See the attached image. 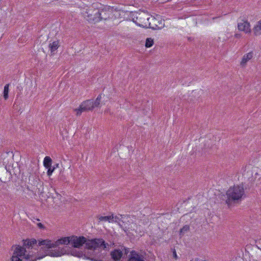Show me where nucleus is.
<instances>
[{
    "label": "nucleus",
    "instance_id": "obj_1",
    "mask_svg": "<svg viewBox=\"0 0 261 261\" xmlns=\"http://www.w3.org/2000/svg\"><path fill=\"white\" fill-rule=\"evenodd\" d=\"M71 245L73 248H80L84 244L85 247L88 249L96 250L98 248H101L103 249L109 248V245L106 243L102 239H87L84 236L77 237L72 236L70 238Z\"/></svg>",
    "mask_w": 261,
    "mask_h": 261
},
{
    "label": "nucleus",
    "instance_id": "obj_2",
    "mask_svg": "<svg viewBox=\"0 0 261 261\" xmlns=\"http://www.w3.org/2000/svg\"><path fill=\"white\" fill-rule=\"evenodd\" d=\"M227 199L225 203L228 207L239 204L243 197L245 196V191L243 186H234L230 187L226 193Z\"/></svg>",
    "mask_w": 261,
    "mask_h": 261
},
{
    "label": "nucleus",
    "instance_id": "obj_3",
    "mask_svg": "<svg viewBox=\"0 0 261 261\" xmlns=\"http://www.w3.org/2000/svg\"><path fill=\"white\" fill-rule=\"evenodd\" d=\"M71 236L63 237L54 242H52L51 241L49 240H39L38 245L37 246H44L45 249L48 250L50 248L57 247L60 245L71 244Z\"/></svg>",
    "mask_w": 261,
    "mask_h": 261
},
{
    "label": "nucleus",
    "instance_id": "obj_4",
    "mask_svg": "<svg viewBox=\"0 0 261 261\" xmlns=\"http://www.w3.org/2000/svg\"><path fill=\"white\" fill-rule=\"evenodd\" d=\"M99 11V9L91 7L84 10L82 14L89 22L95 23L100 21V18H98Z\"/></svg>",
    "mask_w": 261,
    "mask_h": 261
},
{
    "label": "nucleus",
    "instance_id": "obj_5",
    "mask_svg": "<svg viewBox=\"0 0 261 261\" xmlns=\"http://www.w3.org/2000/svg\"><path fill=\"white\" fill-rule=\"evenodd\" d=\"M26 252L25 248L23 247L18 245L15 247L14 251L13 254L11 257V261H22L20 257L24 256V258L27 260L30 259L31 255L27 254L25 255V253Z\"/></svg>",
    "mask_w": 261,
    "mask_h": 261
},
{
    "label": "nucleus",
    "instance_id": "obj_6",
    "mask_svg": "<svg viewBox=\"0 0 261 261\" xmlns=\"http://www.w3.org/2000/svg\"><path fill=\"white\" fill-rule=\"evenodd\" d=\"M95 108L92 99H88L83 101L78 109H74L76 115L80 116L83 112L92 111Z\"/></svg>",
    "mask_w": 261,
    "mask_h": 261
},
{
    "label": "nucleus",
    "instance_id": "obj_7",
    "mask_svg": "<svg viewBox=\"0 0 261 261\" xmlns=\"http://www.w3.org/2000/svg\"><path fill=\"white\" fill-rule=\"evenodd\" d=\"M238 29L240 31H243L245 33L251 32L250 24L247 20H242V22L238 23Z\"/></svg>",
    "mask_w": 261,
    "mask_h": 261
},
{
    "label": "nucleus",
    "instance_id": "obj_8",
    "mask_svg": "<svg viewBox=\"0 0 261 261\" xmlns=\"http://www.w3.org/2000/svg\"><path fill=\"white\" fill-rule=\"evenodd\" d=\"M112 14V11L110 10V9L108 10L99 9L98 18H100V21L107 20L110 17Z\"/></svg>",
    "mask_w": 261,
    "mask_h": 261
},
{
    "label": "nucleus",
    "instance_id": "obj_9",
    "mask_svg": "<svg viewBox=\"0 0 261 261\" xmlns=\"http://www.w3.org/2000/svg\"><path fill=\"white\" fill-rule=\"evenodd\" d=\"M128 261H144L142 255H140L136 251L133 250L130 252Z\"/></svg>",
    "mask_w": 261,
    "mask_h": 261
},
{
    "label": "nucleus",
    "instance_id": "obj_10",
    "mask_svg": "<svg viewBox=\"0 0 261 261\" xmlns=\"http://www.w3.org/2000/svg\"><path fill=\"white\" fill-rule=\"evenodd\" d=\"M110 254L114 260L118 261L121 258L123 253L120 249H115L111 252Z\"/></svg>",
    "mask_w": 261,
    "mask_h": 261
},
{
    "label": "nucleus",
    "instance_id": "obj_11",
    "mask_svg": "<svg viewBox=\"0 0 261 261\" xmlns=\"http://www.w3.org/2000/svg\"><path fill=\"white\" fill-rule=\"evenodd\" d=\"M253 55V54L252 51H250L248 54L244 55L241 62V65L242 66L246 65V63L252 58Z\"/></svg>",
    "mask_w": 261,
    "mask_h": 261
},
{
    "label": "nucleus",
    "instance_id": "obj_12",
    "mask_svg": "<svg viewBox=\"0 0 261 261\" xmlns=\"http://www.w3.org/2000/svg\"><path fill=\"white\" fill-rule=\"evenodd\" d=\"M59 42L58 40L54 41L53 43L49 44L48 47L51 55L55 54V51L59 48Z\"/></svg>",
    "mask_w": 261,
    "mask_h": 261
},
{
    "label": "nucleus",
    "instance_id": "obj_13",
    "mask_svg": "<svg viewBox=\"0 0 261 261\" xmlns=\"http://www.w3.org/2000/svg\"><path fill=\"white\" fill-rule=\"evenodd\" d=\"M52 160L48 156H46L44 159L43 164L44 167L46 168L49 167L51 165Z\"/></svg>",
    "mask_w": 261,
    "mask_h": 261
},
{
    "label": "nucleus",
    "instance_id": "obj_14",
    "mask_svg": "<svg viewBox=\"0 0 261 261\" xmlns=\"http://www.w3.org/2000/svg\"><path fill=\"white\" fill-rule=\"evenodd\" d=\"M9 86V84H6L4 86V92H3V96L5 100H7L9 97V95H8Z\"/></svg>",
    "mask_w": 261,
    "mask_h": 261
},
{
    "label": "nucleus",
    "instance_id": "obj_15",
    "mask_svg": "<svg viewBox=\"0 0 261 261\" xmlns=\"http://www.w3.org/2000/svg\"><path fill=\"white\" fill-rule=\"evenodd\" d=\"M190 230V226L188 225H186L180 229L179 235L183 236L186 232H188Z\"/></svg>",
    "mask_w": 261,
    "mask_h": 261
},
{
    "label": "nucleus",
    "instance_id": "obj_16",
    "mask_svg": "<svg viewBox=\"0 0 261 261\" xmlns=\"http://www.w3.org/2000/svg\"><path fill=\"white\" fill-rule=\"evenodd\" d=\"M113 219V216H99L98 219L101 221H110Z\"/></svg>",
    "mask_w": 261,
    "mask_h": 261
},
{
    "label": "nucleus",
    "instance_id": "obj_17",
    "mask_svg": "<svg viewBox=\"0 0 261 261\" xmlns=\"http://www.w3.org/2000/svg\"><path fill=\"white\" fill-rule=\"evenodd\" d=\"M154 43L153 40L151 38H147L146 40L145 47L149 48L151 47Z\"/></svg>",
    "mask_w": 261,
    "mask_h": 261
},
{
    "label": "nucleus",
    "instance_id": "obj_18",
    "mask_svg": "<svg viewBox=\"0 0 261 261\" xmlns=\"http://www.w3.org/2000/svg\"><path fill=\"white\" fill-rule=\"evenodd\" d=\"M253 31L254 35L255 36H258V35H259L261 34V33H260L261 30L260 29H259V27L257 26V24L253 29Z\"/></svg>",
    "mask_w": 261,
    "mask_h": 261
},
{
    "label": "nucleus",
    "instance_id": "obj_19",
    "mask_svg": "<svg viewBox=\"0 0 261 261\" xmlns=\"http://www.w3.org/2000/svg\"><path fill=\"white\" fill-rule=\"evenodd\" d=\"M101 99V94H99L98 95L97 97L96 98L95 101H93V105L95 107H97L100 104V102Z\"/></svg>",
    "mask_w": 261,
    "mask_h": 261
},
{
    "label": "nucleus",
    "instance_id": "obj_20",
    "mask_svg": "<svg viewBox=\"0 0 261 261\" xmlns=\"http://www.w3.org/2000/svg\"><path fill=\"white\" fill-rule=\"evenodd\" d=\"M55 168L56 167L55 166H52L51 165L49 167L46 168V169H47V175L48 176H50L52 174Z\"/></svg>",
    "mask_w": 261,
    "mask_h": 261
},
{
    "label": "nucleus",
    "instance_id": "obj_21",
    "mask_svg": "<svg viewBox=\"0 0 261 261\" xmlns=\"http://www.w3.org/2000/svg\"><path fill=\"white\" fill-rule=\"evenodd\" d=\"M143 17V15L139 13L138 14V16L136 17V20H135L134 18H133V21L135 22L137 25L139 26H142L144 27L143 24L140 23V22L137 21V19H141Z\"/></svg>",
    "mask_w": 261,
    "mask_h": 261
},
{
    "label": "nucleus",
    "instance_id": "obj_22",
    "mask_svg": "<svg viewBox=\"0 0 261 261\" xmlns=\"http://www.w3.org/2000/svg\"><path fill=\"white\" fill-rule=\"evenodd\" d=\"M71 254L76 256L81 257L83 256V252L77 251L76 250H73L71 252Z\"/></svg>",
    "mask_w": 261,
    "mask_h": 261
},
{
    "label": "nucleus",
    "instance_id": "obj_23",
    "mask_svg": "<svg viewBox=\"0 0 261 261\" xmlns=\"http://www.w3.org/2000/svg\"><path fill=\"white\" fill-rule=\"evenodd\" d=\"M28 243H30L33 247L34 245H36L37 243V241L35 239H32L31 240H28Z\"/></svg>",
    "mask_w": 261,
    "mask_h": 261
},
{
    "label": "nucleus",
    "instance_id": "obj_24",
    "mask_svg": "<svg viewBox=\"0 0 261 261\" xmlns=\"http://www.w3.org/2000/svg\"><path fill=\"white\" fill-rule=\"evenodd\" d=\"M28 240H25L24 242V243H23V246H25V247H28V248H29L30 247H32V245L30 244V243H28Z\"/></svg>",
    "mask_w": 261,
    "mask_h": 261
},
{
    "label": "nucleus",
    "instance_id": "obj_25",
    "mask_svg": "<svg viewBox=\"0 0 261 261\" xmlns=\"http://www.w3.org/2000/svg\"><path fill=\"white\" fill-rule=\"evenodd\" d=\"M37 226L38 227L40 228V229H43L44 228V226L43 225V224H42L41 223H38L37 224Z\"/></svg>",
    "mask_w": 261,
    "mask_h": 261
},
{
    "label": "nucleus",
    "instance_id": "obj_26",
    "mask_svg": "<svg viewBox=\"0 0 261 261\" xmlns=\"http://www.w3.org/2000/svg\"><path fill=\"white\" fill-rule=\"evenodd\" d=\"M173 257L174 258H175V259L177 258V256L176 252V251L175 249H174L173 251Z\"/></svg>",
    "mask_w": 261,
    "mask_h": 261
},
{
    "label": "nucleus",
    "instance_id": "obj_27",
    "mask_svg": "<svg viewBox=\"0 0 261 261\" xmlns=\"http://www.w3.org/2000/svg\"><path fill=\"white\" fill-rule=\"evenodd\" d=\"M234 37L237 38H239L241 37V34L239 33H236L234 35Z\"/></svg>",
    "mask_w": 261,
    "mask_h": 261
},
{
    "label": "nucleus",
    "instance_id": "obj_28",
    "mask_svg": "<svg viewBox=\"0 0 261 261\" xmlns=\"http://www.w3.org/2000/svg\"><path fill=\"white\" fill-rule=\"evenodd\" d=\"M257 25L259 27V29L261 30V20L258 21Z\"/></svg>",
    "mask_w": 261,
    "mask_h": 261
},
{
    "label": "nucleus",
    "instance_id": "obj_29",
    "mask_svg": "<svg viewBox=\"0 0 261 261\" xmlns=\"http://www.w3.org/2000/svg\"><path fill=\"white\" fill-rule=\"evenodd\" d=\"M54 166H55L56 168H57V167H58V166H59V164H55V165H54Z\"/></svg>",
    "mask_w": 261,
    "mask_h": 261
},
{
    "label": "nucleus",
    "instance_id": "obj_30",
    "mask_svg": "<svg viewBox=\"0 0 261 261\" xmlns=\"http://www.w3.org/2000/svg\"><path fill=\"white\" fill-rule=\"evenodd\" d=\"M91 260H93V261H97L96 259H94V258H91Z\"/></svg>",
    "mask_w": 261,
    "mask_h": 261
},
{
    "label": "nucleus",
    "instance_id": "obj_31",
    "mask_svg": "<svg viewBox=\"0 0 261 261\" xmlns=\"http://www.w3.org/2000/svg\"><path fill=\"white\" fill-rule=\"evenodd\" d=\"M188 40H189V41H191V40H192V39H191V37H189V38H188Z\"/></svg>",
    "mask_w": 261,
    "mask_h": 261
}]
</instances>
